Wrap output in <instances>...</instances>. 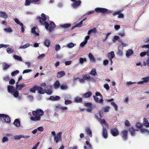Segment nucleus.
Segmentation results:
<instances>
[{"mask_svg":"<svg viewBox=\"0 0 149 149\" xmlns=\"http://www.w3.org/2000/svg\"><path fill=\"white\" fill-rule=\"evenodd\" d=\"M37 88V91H38V92L39 93L43 94L45 93L42 87L38 86Z\"/></svg>","mask_w":149,"mask_h":149,"instance_id":"obj_21","label":"nucleus"},{"mask_svg":"<svg viewBox=\"0 0 149 149\" xmlns=\"http://www.w3.org/2000/svg\"><path fill=\"white\" fill-rule=\"evenodd\" d=\"M86 143L87 145V146H84V149H92V146L88 141H86Z\"/></svg>","mask_w":149,"mask_h":149,"instance_id":"obj_16","label":"nucleus"},{"mask_svg":"<svg viewBox=\"0 0 149 149\" xmlns=\"http://www.w3.org/2000/svg\"><path fill=\"white\" fill-rule=\"evenodd\" d=\"M25 86V85L24 84H22L16 86L15 89L16 90H20Z\"/></svg>","mask_w":149,"mask_h":149,"instance_id":"obj_18","label":"nucleus"},{"mask_svg":"<svg viewBox=\"0 0 149 149\" xmlns=\"http://www.w3.org/2000/svg\"><path fill=\"white\" fill-rule=\"evenodd\" d=\"M86 42L85 41L82 42L80 44V46L81 47H83L86 43Z\"/></svg>","mask_w":149,"mask_h":149,"instance_id":"obj_60","label":"nucleus"},{"mask_svg":"<svg viewBox=\"0 0 149 149\" xmlns=\"http://www.w3.org/2000/svg\"><path fill=\"white\" fill-rule=\"evenodd\" d=\"M30 46V44L29 43H27L25 45H24L22 46H20L19 47L20 49H25Z\"/></svg>","mask_w":149,"mask_h":149,"instance_id":"obj_38","label":"nucleus"},{"mask_svg":"<svg viewBox=\"0 0 149 149\" xmlns=\"http://www.w3.org/2000/svg\"><path fill=\"white\" fill-rule=\"evenodd\" d=\"M104 87L107 90H108L109 89V87L107 84H106L104 85Z\"/></svg>","mask_w":149,"mask_h":149,"instance_id":"obj_55","label":"nucleus"},{"mask_svg":"<svg viewBox=\"0 0 149 149\" xmlns=\"http://www.w3.org/2000/svg\"><path fill=\"white\" fill-rule=\"evenodd\" d=\"M111 104L114 107L115 110L117 111L118 107L116 103L114 102H112L111 103Z\"/></svg>","mask_w":149,"mask_h":149,"instance_id":"obj_42","label":"nucleus"},{"mask_svg":"<svg viewBox=\"0 0 149 149\" xmlns=\"http://www.w3.org/2000/svg\"><path fill=\"white\" fill-rule=\"evenodd\" d=\"M61 88L62 90H66L68 88V87L66 85H62L61 86Z\"/></svg>","mask_w":149,"mask_h":149,"instance_id":"obj_53","label":"nucleus"},{"mask_svg":"<svg viewBox=\"0 0 149 149\" xmlns=\"http://www.w3.org/2000/svg\"><path fill=\"white\" fill-rule=\"evenodd\" d=\"M108 58L109 59H112L115 56L114 53L113 52L111 51L108 54Z\"/></svg>","mask_w":149,"mask_h":149,"instance_id":"obj_20","label":"nucleus"},{"mask_svg":"<svg viewBox=\"0 0 149 149\" xmlns=\"http://www.w3.org/2000/svg\"><path fill=\"white\" fill-rule=\"evenodd\" d=\"M92 95L91 91H89L83 94L82 96L84 98H88L90 97Z\"/></svg>","mask_w":149,"mask_h":149,"instance_id":"obj_14","label":"nucleus"},{"mask_svg":"<svg viewBox=\"0 0 149 149\" xmlns=\"http://www.w3.org/2000/svg\"><path fill=\"white\" fill-rule=\"evenodd\" d=\"M10 67V65L6 63H5V65L3 67V69L6 70L8 69Z\"/></svg>","mask_w":149,"mask_h":149,"instance_id":"obj_58","label":"nucleus"},{"mask_svg":"<svg viewBox=\"0 0 149 149\" xmlns=\"http://www.w3.org/2000/svg\"><path fill=\"white\" fill-rule=\"evenodd\" d=\"M6 50L8 54H10L11 53H13L14 52V50L13 49H11L10 48H8L6 49Z\"/></svg>","mask_w":149,"mask_h":149,"instance_id":"obj_49","label":"nucleus"},{"mask_svg":"<svg viewBox=\"0 0 149 149\" xmlns=\"http://www.w3.org/2000/svg\"><path fill=\"white\" fill-rule=\"evenodd\" d=\"M74 101L77 103H81L82 102V98L79 97H77L74 99Z\"/></svg>","mask_w":149,"mask_h":149,"instance_id":"obj_27","label":"nucleus"},{"mask_svg":"<svg viewBox=\"0 0 149 149\" xmlns=\"http://www.w3.org/2000/svg\"><path fill=\"white\" fill-rule=\"evenodd\" d=\"M74 43L72 42L69 43L67 45V46L69 48H72L74 46Z\"/></svg>","mask_w":149,"mask_h":149,"instance_id":"obj_52","label":"nucleus"},{"mask_svg":"<svg viewBox=\"0 0 149 149\" xmlns=\"http://www.w3.org/2000/svg\"><path fill=\"white\" fill-rule=\"evenodd\" d=\"M143 64L144 66L147 65L148 67H149V57L146 60V61L143 62Z\"/></svg>","mask_w":149,"mask_h":149,"instance_id":"obj_37","label":"nucleus"},{"mask_svg":"<svg viewBox=\"0 0 149 149\" xmlns=\"http://www.w3.org/2000/svg\"><path fill=\"white\" fill-rule=\"evenodd\" d=\"M83 24V22L82 21H80L78 24H76L75 25L73 26L72 27V29H74L76 27H81Z\"/></svg>","mask_w":149,"mask_h":149,"instance_id":"obj_28","label":"nucleus"},{"mask_svg":"<svg viewBox=\"0 0 149 149\" xmlns=\"http://www.w3.org/2000/svg\"><path fill=\"white\" fill-rule=\"evenodd\" d=\"M121 12L120 10H119L118 11H116L115 12H114L113 14V16H115L117 15H118Z\"/></svg>","mask_w":149,"mask_h":149,"instance_id":"obj_62","label":"nucleus"},{"mask_svg":"<svg viewBox=\"0 0 149 149\" xmlns=\"http://www.w3.org/2000/svg\"><path fill=\"white\" fill-rule=\"evenodd\" d=\"M32 71V70L31 69H26L24 70L23 72V74H24L26 73H27L30 72H31Z\"/></svg>","mask_w":149,"mask_h":149,"instance_id":"obj_59","label":"nucleus"},{"mask_svg":"<svg viewBox=\"0 0 149 149\" xmlns=\"http://www.w3.org/2000/svg\"><path fill=\"white\" fill-rule=\"evenodd\" d=\"M93 97L95 101L96 102L100 103L102 104H103V96L100 93L96 92L95 93V95H93Z\"/></svg>","mask_w":149,"mask_h":149,"instance_id":"obj_3","label":"nucleus"},{"mask_svg":"<svg viewBox=\"0 0 149 149\" xmlns=\"http://www.w3.org/2000/svg\"><path fill=\"white\" fill-rule=\"evenodd\" d=\"M81 3V1L80 0H78L72 4V6L74 8H77L79 6Z\"/></svg>","mask_w":149,"mask_h":149,"instance_id":"obj_12","label":"nucleus"},{"mask_svg":"<svg viewBox=\"0 0 149 149\" xmlns=\"http://www.w3.org/2000/svg\"><path fill=\"white\" fill-rule=\"evenodd\" d=\"M9 83L10 84L13 85L15 83V81L14 79H12L9 81Z\"/></svg>","mask_w":149,"mask_h":149,"instance_id":"obj_51","label":"nucleus"},{"mask_svg":"<svg viewBox=\"0 0 149 149\" xmlns=\"http://www.w3.org/2000/svg\"><path fill=\"white\" fill-rule=\"evenodd\" d=\"M143 124L144 126L147 127H149V123L146 118H143Z\"/></svg>","mask_w":149,"mask_h":149,"instance_id":"obj_19","label":"nucleus"},{"mask_svg":"<svg viewBox=\"0 0 149 149\" xmlns=\"http://www.w3.org/2000/svg\"><path fill=\"white\" fill-rule=\"evenodd\" d=\"M140 130L141 132L142 133H149V131L148 130L146 129L141 128Z\"/></svg>","mask_w":149,"mask_h":149,"instance_id":"obj_44","label":"nucleus"},{"mask_svg":"<svg viewBox=\"0 0 149 149\" xmlns=\"http://www.w3.org/2000/svg\"><path fill=\"white\" fill-rule=\"evenodd\" d=\"M110 108V107L109 106H107L103 108V111L104 112H107L109 111Z\"/></svg>","mask_w":149,"mask_h":149,"instance_id":"obj_46","label":"nucleus"},{"mask_svg":"<svg viewBox=\"0 0 149 149\" xmlns=\"http://www.w3.org/2000/svg\"><path fill=\"white\" fill-rule=\"evenodd\" d=\"M0 16L1 17L5 19L7 18L8 17V15L6 14V13L2 11L0 12Z\"/></svg>","mask_w":149,"mask_h":149,"instance_id":"obj_22","label":"nucleus"},{"mask_svg":"<svg viewBox=\"0 0 149 149\" xmlns=\"http://www.w3.org/2000/svg\"><path fill=\"white\" fill-rule=\"evenodd\" d=\"M13 124L16 127H19L20 126V121L18 119H16L14 121Z\"/></svg>","mask_w":149,"mask_h":149,"instance_id":"obj_17","label":"nucleus"},{"mask_svg":"<svg viewBox=\"0 0 149 149\" xmlns=\"http://www.w3.org/2000/svg\"><path fill=\"white\" fill-rule=\"evenodd\" d=\"M85 131L87 135H88L91 137L92 136V132L89 127H86L85 128Z\"/></svg>","mask_w":149,"mask_h":149,"instance_id":"obj_13","label":"nucleus"},{"mask_svg":"<svg viewBox=\"0 0 149 149\" xmlns=\"http://www.w3.org/2000/svg\"><path fill=\"white\" fill-rule=\"evenodd\" d=\"M15 22L18 25H19L20 26L23 25V24L20 21L17 19L15 18L14 19Z\"/></svg>","mask_w":149,"mask_h":149,"instance_id":"obj_43","label":"nucleus"},{"mask_svg":"<svg viewBox=\"0 0 149 149\" xmlns=\"http://www.w3.org/2000/svg\"><path fill=\"white\" fill-rule=\"evenodd\" d=\"M125 125L126 126L129 127L130 126V124L128 120H126L125 123Z\"/></svg>","mask_w":149,"mask_h":149,"instance_id":"obj_64","label":"nucleus"},{"mask_svg":"<svg viewBox=\"0 0 149 149\" xmlns=\"http://www.w3.org/2000/svg\"><path fill=\"white\" fill-rule=\"evenodd\" d=\"M144 80V82L145 83L148 82L149 81V76L147 77L143 78L142 79Z\"/></svg>","mask_w":149,"mask_h":149,"instance_id":"obj_50","label":"nucleus"},{"mask_svg":"<svg viewBox=\"0 0 149 149\" xmlns=\"http://www.w3.org/2000/svg\"><path fill=\"white\" fill-rule=\"evenodd\" d=\"M31 0H25V5L26 6H28L30 5L31 3Z\"/></svg>","mask_w":149,"mask_h":149,"instance_id":"obj_48","label":"nucleus"},{"mask_svg":"<svg viewBox=\"0 0 149 149\" xmlns=\"http://www.w3.org/2000/svg\"><path fill=\"white\" fill-rule=\"evenodd\" d=\"M117 54V55L120 56H122L123 55V52L122 51L119 49L118 50Z\"/></svg>","mask_w":149,"mask_h":149,"instance_id":"obj_63","label":"nucleus"},{"mask_svg":"<svg viewBox=\"0 0 149 149\" xmlns=\"http://www.w3.org/2000/svg\"><path fill=\"white\" fill-rule=\"evenodd\" d=\"M60 85V84L58 81H56L54 84V87L55 89H58Z\"/></svg>","mask_w":149,"mask_h":149,"instance_id":"obj_25","label":"nucleus"},{"mask_svg":"<svg viewBox=\"0 0 149 149\" xmlns=\"http://www.w3.org/2000/svg\"><path fill=\"white\" fill-rule=\"evenodd\" d=\"M89 74L93 76L98 75V74L96 72V69L95 68L93 69L89 73Z\"/></svg>","mask_w":149,"mask_h":149,"instance_id":"obj_24","label":"nucleus"},{"mask_svg":"<svg viewBox=\"0 0 149 149\" xmlns=\"http://www.w3.org/2000/svg\"><path fill=\"white\" fill-rule=\"evenodd\" d=\"M50 43V40L47 39H46L44 42V45L47 47H49V46Z\"/></svg>","mask_w":149,"mask_h":149,"instance_id":"obj_29","label":"nucleus"},{"mask_svg":"<svg viewBox=\"0 0 149 149\" xmlns=\"http://www.w3.org/2000/svg\"><path fill=\"white\" fill-rule=\"evenodd\" d=\"M38 86L36 85H34L33 87L32 88H31L30 89V91L33 93H36V91H37Z\"/></svg>","mask_w":149,"mask_h":149,"instance_id":"obj_31","label":"nucleus"},{"mask_svg":"<svg viewBox=\"0 0 149 149\" xmlns=\"http://www.w3.org/2000/svg\"><path fill=\"white\" fill-rule=\"evenodd\" d=\"M65 73L64 71H61L57 73V77L58 78H60L65 76Z\"/></svg>","mask_w":149,"mask_h":149,"instance_id":"obj_15","label":"nucleus"},{"mask_svg":"<svg viewBox=\"0 0 149 149\" xmlns=\"http://www.w3.org/2000/svg\"><path fill=\"white\" fill-rule=\"evenodd\" d=\"M85 105L86 106L89 107H92V104L89 102H86L85 103Z\"/></svg>","mask_w":149,"mask_h":149,"instance_id":"obj_61","label":"nucleus"},{"mask_svg":"<svg viewBox=\"0 0 149 149\" xmlns=\"http://www.w3.org/2000/svg\"><path fill=\"white\" fill-rule=\"evenodd\" d=\"M97 32L96 28H94L93 29L89 30L88 32V34L90 35L91 33H95Z\"/></svg>","mask_w":149,"mask_h":149,"instance_id":"obj_30","label":"nucleus"},{"mask_svg":"<svg viewBox=\"0 0 149 149\" xmlns=\"http://www.w3.org/2000/svg\"><path fill=\"white\" fill-rule=\"evenodd\" d=\"M129 130L132 136H134L135 135V130L132 127L130 128Z\"/></svg>","mask_w":149,"mask_h":149,"instance_id":"obj_26","label":"nucleus"},{"mask_svg":"<svg viewBox=\"0 0 149 149\" xmlns=\"http://www.w3.org/2000/svg\"><path fill=\"white\" fill-rule=\"evenodd\" d=\"M7 89L9 93L13 94L15 90V88L12 86L8 85L7 86Z\"/></svg>","mask_w":149,"mask_h":149,"instance_id":"obj_11","label":"nucleus"},{"mask_svg":"<svg viewBox=\"0 0 149 149\" xmlns=\"http://www.w3.org/2000/svg\"><path fill=\"white\" fill-rule=\"evenodd\" d=\"M136 127L139 129L141 128L143 126V124L139 122H137L135 125Z\"/></svg>","mask_w":149,"mask_h":149,"instance_id":"obj_35","label":"nucleus"},{"mask_svg":"<svg viewBox=\"0 0 149 149\" xmlns=\"http://www.w3.org/2000/svg\"><path fill=\"white\" fill-rule=\"evenodd\" d=\"M52 88L51 86H47L45 89L46 93L48 95H51L52 93Z\"/></svg>","mask_w":149,"mask_h":149,"instance_id":"obj_10","label":"nucleus"},{"mask_svg":"<svg viewBox=\"0 0 149 149\" xmlns=\"http://www.w3.org/2000/svg\"><path fill=\"white\" fill-rule=\"evenodd\" d=\"M62 132H59L56 136H55L54 140L56 143H57L62 140Z\"/></svg>","mask_w":149,"mask_h":149,"instance_id":"obj_8","label":"nucleus"},{"mask_svg":"<svg viewBox=\"0 0 149 149\" xmlns=\"http://www.w3.org/2000/svg\"><path fill=\"white\" fill-rule=\"evenodd\" d=\"M79 61L80 64H82L84 62H86V58H83L81 57L79 58Z\"/></svg>","mask_w":149,"mask_h":149,"instance_id":"obj_36","label":"nucleus"},{"mask_svg":"<svg viewBox=\"0 0 149 149\" xmlns=\"http://www.w3.org/2000/svg\"><path fill=\"white\" fill-rule=\"evenodd\" d=\"M15 97H17L19 95V93L17 90H15L14 93L12 94Z\"/></svg>","mask_w":149,"mask_h":149,"instance_id":"obj_39","label":"nucleus"},{"mask_svg":"<svg viewBox=\"0 0 149 149\" xmlns=\"http://www.w3.org/2000/svg\"><path fill=\"white\" fill-rule=\"evenodd\" d=\"M0 118L3 119L7 123L10 122V118L7 115L4 114H0Z\"/></svg>","mask_w":149,"mask_h":149,"instance_id":"obj_6","label":"nucleus"},{"mask_svg":"<svg viewBox=\"0 0 149 149\" xmlns=\"http://www.w3.org/2000/svg\"><path fill=\"white\" fill-rule=\"evenodd\" d=\"M88 56L91 60H92L93 61H95V58L93 54L91 53H90L89 54Z\"/></svg>","mask_w":149,"mask_h":149,"instance_id":"obj_41","label":"nucleus"},{"mask_svg":"<svg viewBox=\"0 0 149 149\" xmlns=\"http://www.w3.org/2000/svg\"><path fill=\"white\" fill-rule=\"evenodd\" d=\"M22 137H24L23 136V135H16L15 136L14 138L15 139V140H19L20 139L22 138Z\"/></svg>","mask_w":149,"mask_h":149,"instance_id":"obj_40","label":"nucleus"},{"mask_svg":"<svg viewBox=\"0 0 149 149\" xmlns=\"http://www.w3.org/2000/svg\"><path fill=\"white\" fill-rule=\"evenodd\" d=\"M71 26V24H66L63 25H61V26L63 28H67Z\"/></svg>","mask_w":149,"mask_h":149,"instance_id":"obj_34","label":"nucleus"},{"mask_svg":"<svg viewBox=\"0 0 149 149\" xmlns=\"http://www.w3.org/2000/svg\"><path fill=\"white\" fill-rule=\"evenodd\" d=\"M72 103V101L70 100H67L65 101V104L66 105H68L71 104Z\"/></svg>","mask_w":149,"mask_h":149,"instance_id":"obj_57","label":"nucleus"},{"mask_svg":"<svg viewBox=\"0 0 149 149\" xmlns=\"http://www.w3.org/2000/svg\"><path fill=\"white\" fill-rule=\"evenodd\" d=\"M119 37L117 36H114V39L113 40V41L115 42L116 40H119Z\"/></svg>","mask_w":149,"mask_h":149,"instance_id":"obj_56","label":"nucleus"},{"mask_svg":"<svg viewBox=\"0 0 149 149\" xmlns=\"http://www.w3.org/2000/svg\"><path fill=\"white\" fill-rule=\"evenodd\" d=\"M41 17L38 16L37 18L40 24L43 26L45 25V28L46 29H48L49 32L52 31L56 26L54 22L51 21L49 24L47 22L45 21L47 20V17L43 13L41 14Z\"/></svg>","mask_w":149,"mask_h":149,"instance_id":"obj_1","label":"nucleus"},{"mask_svg":"<svg viewBox=\"0 0 149 149\" xmlns=\"http://www.w3.org/2000/svg\"><path fill=\"white\" fill-rule=\"evenodd\" d=\"M60 48H61V47H60V46L59 45L57 44L56 45L55 50L56 51H58L60 49Z\"/></svg>","mask_w":149,"mask_h":149,"instance_id":"obj_54","label":"nucleus"},{"mask_svg":"<svg viewBox=\"0 0 149 149\" xmlns=\"http://www.w3.org/2000/svg\"><path fill=\"white\" fill-rule=\"evenodd\" d=\"M32 114L35 117L32 116L31 117V120L34 121H37L40 120V116L43 115L44 113L43 111L41 109H39L36 111H32Z\"/></svg>","mask_w":149,"mask_h":149,"instance_id":"obj_2","label":"nucleus"},{"mask_svg":"<svg viewBox=\"0 0 149 149\" xmlns=\"http://www.w3.org/2000/svg\"><path fill=\"white\" fill-rule=\"evenodd\" d=\"M95 11L97 13H105L107 12V13H110V11H108V10L106 8H97L95 9Z\"/></svg>","mask_w":149,"mask_h":149,"instance_id":"obj_5","label":"nucleus"},{"mask_svg":"<svg viewBox=\"0 0 149 149\" xmlns=\"http://www.w3.org/2000/svg\"><path fill=\"white\" fill-rule=\"evenodd\" d=\"M19 73V71L18 70H16L12 72L11 73V75L12 76H13Z\"/></svg>","mask_w":149,"mask_h":149,"instance_id":"obj_45","label":"nucleus"},{"mask_svg":"<svg viewBox=\"0 0 149 149\" xmlns=\"http://www.w3.org/2000/svg\"><path fill=\"white\" fill-rule=\"evenodd\" d=\"M14 58L16 60H18L19 61H22V59L21 57L19 56H18L15 55L13 56Z\"/></svg>","mask_w":149,"mask_h":149,"instance_id":"obj_47","label":"nucleus"},{"mask_svg":"<svg viewBox=\"0 0 149 149\" xmlns=\"http://www.w3.org/2000/svg\"><path fill=\"white\" fill-rule=\"evenodd\" d=\"M83 78L85 80L89 79H91V77L87 74H86L85 75H83Z\"/></svg>","mask_w":149,"mask_h":149,"instance_id":"obj_33","label":"nucleus"},{"mask_svg":"<svg viewBox=\"0 0 149 149\" xmlns=\"http://www.w3.org/2000/svg\"><path fill=\"white\" fill-rule=\"evenodd\" d=\"M121 135L123 138V140L124 141H126L127 139V133L128 131L126 130L122 131L121 132Z\"/></svg>","mask_w":149,"mask_h":149,"instance_id":"obj_7","label":"nucleus"},{"mask_svg":"<svg viewBox=\"0 0 149 149\" xmlns=\"http://www.w3.org/2000/svg\"><path fill=\"white\" fill-rule=\"evenodd\" d=\"M111 134L113 136H117L119 135V131L116 127L111 129L110 130Z\"/></svg>","mask_w":149,"mask_h":149,"instance_id":"obj_4","label":"nucleus"},{"mask_svg":"<svg viewBox=\"0 0 149 149\" xmlns=\"http://www.w3.org/2000/svg\"><path fill=\"white\" fill-rule=\"evenodd\" d=\"M100 123L101 124H104V125L107 127L108 129L109 127V126L108 124L106 123L105 120L104 119H101L100 121Z\"/></svg>","mask_w":149,"mask_h":149,"instance_id":"obj_32","label":"nucleus"},{"mask_svg":"<svg viewBox=\"0 0 149 149\" xmlns=\"http://www.w3.org/2000/svg\"><path fill=\"white\" fill-rule=\"evenodd\" d=\"M102 135L105 139H106L108 136V134L107 129L106 127H103L102 132Z\"/></svg>","mask_w":149,"mask_h":149,"instance_id":"obj_9","label":"nucleus"},{"mask_svg":"<svg viewBox=\"0 0 149 149\" xmlns=\"http://www.w3.org/2000/svg\"><path fill=\"white\" fill-rule=\"evenodd\" d=\"M133 51L132 50L129 49L126 52V56L127 57H129L133 54Z\"/></svg>","mask_w":149,"mask_h":149,"instance_id":"obj_23","label":"nucleus"}]
</instances>
